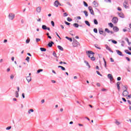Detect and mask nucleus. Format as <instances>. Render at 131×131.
<instances>
[{
    "instance_id": "f257e3e1",
    "label": "nucleus",
    "mask_w": 131,
    "mask_h": 131,
    "mask_svg": "<svg viewBox=\"0 0 131 131\" xmlns=\"http://www.w3.org/2000/svg\"><path fill=\"white\" fill-rule=\"evenodd\" d=\"M86 54L87 56L91 58L92 61H95V60H96V57H94V55H95V53H94V52L92 51H88L86 52Z\"/></svg>"
},
{
    "instance_id": "f03ea898",
    "label": "nucleus",
    "mask_w": 131,
    "mask_h": 131,
    "mask_svg": "<svg viewBox=\"0 0 131 131\" xmlns=\"http://www.w3.org/2000/svg\"><path fill=\"white\" fill-rule=\"evenodd\" d=\"M126 90L123 92L122 95L123 97H127L128 92H127V88H125Z\"/></svg>"
},
{
    "instance_id": "7ed1b4c3",
    "label": "nucleus",
    "mask_w": 131,
    "mask_h": 131,
    "mask_svg": "<svg viewBox=\"0 0 131 131\" xmlns=\"http://www.w3.org/2000/svg\"><path fill=\"white\" fill-rule=\"evenodd\" d=\"M54 5L55 7H56L57 8H58V7H59V6H62L61 5V4H60L59 1L57 0L55 1L54 3Z\"/></svg>"
},
{
    "instance_id": "20e7f679",
    "label": "nucleus",
    "mask_w": 131,
    "mask_h": 131,
    "mask_svg": "<svg viewBox=\"0 0 131 131\" xmlns=\"http://www.w3.org/2000/svg\"><path fill=\"white\" fill-rule=\"evenodd\" d=\"M123 6L125 9H127V8H128V2H127V0L124 1Z\"/></svg>"
},
{
    "instance_id": "39448f33",
    "label": "nucleus",
    "mask_w": 131,
    "mask_h": 131,
    "mask_svg": "<svg viewBox=\"0 0 131 131\" xmlns=\"http://www.w3.org/2000/svg\"><path fill=\"white\" fill-rule=\"evenodd\" d=\"M112 22L113 23L116 24V23H117V22H118V18H117V17H113L112 19Z\"/></svg>"
},
{
    "instance_id": "423d86ee",
    "label": "nucleus",
    "mask_w": 131,
    "mask_h": 131,
    "mask_svg": "<svg viewBox=\"0 0 131 131\" xmlns=\"http://www.w3.org/2000/svg\"><path fill=\"white\" fill-rule=\"evenodd\" d=\"M89 10L92 15H94V10H93V7L89 6Z\"/></svg>"
},
{
    "instance_id": "0eeeda50",
    "label": "nucleus",
    "mask_w": 131,
    "mask_h": 131,
    "mask_svg": "<svg viewBox=\"0 0 131 131\" xmlns=\"http://www.w3.org/2000/svg\"><path fill=\"white\" fill-rule=\"evenodd\" d=\"M107 77L110 79V80L111 81H112V80H113V76L111 74H108Z\"/></svg>"
},
{
    "instance_id": "6e6552de",
    "label": "nucleus",
    "mask_w": 131,
    "mask_h": 131,
    "mask_svg": "<svg viewBox=\"0 0 131 131\" xmlns=\"http://www.w3.org/2000/svg\"><path fill=\"white\" fill-rule=\"evenodd\" d=\"M36 12H37V13H40V12L41 11V7H38L36 8Z\"/></svg>"
},
{
    "instance_id": "1a4fd4ad",
    "label": "nucleus",
    "mask_w": 131,
    "mask_h": 131,
    "mask_svg": "<svg viewBox=\"0 0 131 131\" xmlns=\"http://www.w3.org/2000/svg\"><path fill=\"white\" fill-rule=\"evenodd\" d=\"M113 30L114 31H115V32H117L118 31H119V29L117 27H114Z\"/></svg>"
},
{
    "instance_id": "9d476101",
    "label": "nucleus",
    "mask_w": 131,
    "mask_h": 131,
    "mask_svg": "<svg viewBox=\"0 0 131 131\" xmlns=\"http://www.w3.org/2000/svg\"><path fill=\"white\" fill-rule=\"evenodd\" d=\"M120 85V82H117V86L118 88V91H120V86H119Z\"/></svg>"
},
{
    "instance_id": "9b49d317",
    "label": "nucleus",
    "mask_w": 131,
    "mask_h": 131,
    "mask_svg": "<svg viewBox=\"0 0 131 131\" xmlns=\"http://www.w3.org/2000/svg\"><path fill=\"white\" fill-rule=\"evenodd\" d=\"M27 80L28 82H30L31 81V76H29L27 77Z\"/></svg>"
},
{
    "instance_id": "f8f14e48",
    "label": "nucleus",
    "mask_w": 131,
    "mask_h": 131,
    "mask_svg": "<svg viewBox=\"0 0 131 131\" xmlns=\"http://www.w3.org/2000/svg\"><path fill=\"white\" fill-rule=\"evenodd\" d=\"M116 52H117V54H118V55H119V56H123L122 53L120 51L116 50Z\"/></svg>"
},
{
    "instance_id": "ddd939ff",
    "label": "nucleus",
    "mask_w": 131,
    "mask_h": 131,
    "mask_svg": "<svg viewBox=\"0 0 131 131\" xmlns=\"http://www.w3.org/2000/svg\"><path fill=\"white\" fill-rule=\"evenodd\" d=\"M93 4L95 6V7H98L99 6V4H98V2H96V1H94L93 2Z\"/></svg>"
},
{
    "instance_id": "4468645a",
    "label": "nucleus",
    "mask_w": 131,
    "mask_h": 131,
    "mask_svg": "<svg viewBox=\"0 0 131 131\" xmlns=\"http://www.w3.org/2000/svg\"><path fill=\"white\" fill-rule=\"evenodd\" d=\"M53 45H54V42L51 41L50 43H48V46H49L50 48H52V47H53Z\"/></svg>"
},
{
    "instance_id": "2eb2a0df",
    "label": "nucleus",
    "mask_w": 131,
    "mask_h": 131,
    "mask_svg": "<svg viewBox=\"0 0 131 131\" xmlns=\"http://www.w3.org/2000/svg\"><path fill=\"white\" fill-rule=\"evenodd\" d=\"M57 48L60 51H63L64 50V49H63L62 47H61V46H58Z\"/></svg>"
},
{
    "instance_id": "dca6fc26",
    "label": "nucleus",
    "mask_w": 131,
    "mask_h": 131,
    "mask_svg": "<svg viewBox=\"0 0 131 131\" xmlns=\"http://www.w3.org/2000/svg\"><path fill=\"white\" fill-rule=\"evenodd\" d=\"M85 23L86 25H88V26H91V24H90V22H89V21L85 20Z\"/></svg>"
},
{
    "instance_id": "f3484780",
    "label": "nucleus",
    "mask_w": 131,
    "mask_h": 131,
    "mask_svg": "<svg viewBox=\"0 0 131 131\" xmlns=\"http://www.w3.org/2000/svg\"><path fill=\"white\" fill-rule=\"evenodd\" d=\"M40 50L41 52H46V51H47V49H46V48H40Z\"/></svg>"
},
{
    "instance_id": "a211bd4d",
    "label": "nucleus",
    "mask_w": 131,
    "mask_h": 131,
    "mask_svg": "<svg viewBox=\"0 0 131 131\" xmlns=\"http://www.w3.org/2000/svg\"><path fill=\"white\" fill-rule=\"evenodd\" d=\"M15 14L14 13H9L8 17H14Z\"/></svg>"
},
{
    "instance_id": "6ab92c4d",
    "label": "nucleus",
    "mask_w": 131,
    "mask_h": 131,
    "mask_svg": "<svg viewBox=\"0 0 131 131\" xmlns=\"http://www.w3.org/2000/svg\"><path fill=\"white\" fill-rule=\"evenodd\" d=\"M58 68H61V70H62L63 71H65V68H64L61 66H58Z\"/></svg>"
},
{
    "instance_id": "aec40b11",
    "label": "nucleus",
    "mask_w": 131,
    "mask_h": 131,
    "mask_svg": "<svg viewBox=\"0 0 131 131\" xmlns=\"http://www.w3.org/2000/svg\"><path fill=\"white\" fill-rule=\"evenodd\" d=\"M125 53H126V54H127L128 55H131V52L128 51V50H125Z\"/></svg>"
},
{
    "instance_id": "412c9836",
    "label": "nucleus",
    "mask_w": 131,
    "mask_h": 131,
    "mask_svg": "<svg viewBox=\"0 0 131 131\" xmlns=\"http://www.w3.org/2000/svg\"><path fill=\"white\" fill-rule=\"evenodd\" d=\"M66 38H67V39H68V40H69L70 41L72 42V38H69V37H68V36H66Z\"/></svg>"
},
{
    "instance_id": "4be33fe9",
    "label": "nucleus",
    "mask_w": 131,
    "mask_h": 131,
    "mask_svg": "<svg viewBox=\"0 0 131 131\" xmlns=\"http://www.w3.org/2000/svg\"><path fill=\"white\" fill-rule=\"evenodd\" d=\"M109 27L111 28H113V24L112 23H108Z\"/></svg>"
},
{
    "instance_id": "5701e85b",
    "label": "nucleus",
    "mask_w": 131,
    "mask_h": 131,
    "mask_svg": "<svg viewBox=\"0 0 131 131\" xmlns=\"http://www.w3.org/2000/svg\"><path fill=\"white\" fill-rule=\"evenodd\" d=\"M73 26H74L75 27H76V28H78V26H79V25H78V24H76V23L74 24H73Z\"/></svg>"
},
{
    "instance_id": "b1692460",
    "label": "nucleus",
    "mask_w": 131,
    "mask_h": 131,
    "mask_svg": "<svg viewBox=\"0 0 131 131\" xmlns=\"http://www.w3.org/2000/svg\"><path fill=\"white\" fill-rule=\"evenodd\" d=\"M42 29H43L44 30H46V29H47V26H46V25H42Z\"/></svg>"
},
{
    "instance_id": "393cba45",
    "label": "nucleus",
    "mask_w": 131,
    "mask_h": 131,
    "mask_svg": "<svg viewBox=\"0 0 131 131\" xmlns=\"http://www.w3.org/2000/svg\"><path fill=\"white\" fill-rule=\"evenodd\" d=\"M106 50H108V51H110V52H111V48H110L109 47V46H106Z\"/></svg>"
},
{
    "instance_id": "a878e982",
    "label": "nucleus",
    "mask_w": 131,
    "mask_h": 131,
    "mask_svg": "<svg viewBox=\"0 0 131 131\" xmlns=\"http://www.w3.org/2000/svg\"><path fill=\"white\" fill-rule=\"evenodd\" d=\"M15 97L16 98H18L19 97V93L17 91L15 92Z\"/></svg>"
},
{
    "instance_id": "bb28decb",
    "label": "nucleus",
    "mask_w": 131,
    "mask_h": 131,
    "mask_svg": "<svg viewBox=\"0 0 131 131\" xmlns=\"http://www.w3.org/2000/svg\"><path fill=\"white\" fill-rule=\"evenodd\" d=\"M105 31L106 32H107V33H110V30H109V29L108 28L105 29Z\"/></svg>"
},
{
    "instance_id": "cd10ccee",
    "label": "nucleus",
    "mask_w": 131,
    "mask_h": 131,
    "mask_svg": "<svg viewBox=\"0 0 131 131\" xmlns=\"http://www.w3.org/2000/svg\"><path fill=\"white\" fill-rule=\"evenodd\" d=\"M115 123H116V124H117V125H119L120 124V123L119 122V121L116 120L115 122Z\"/></svg>"
},
{
    "instance_id": "c85d7f7f",
    "label": "nucleus",
    "mask_w": 131,
    "mask_h": 131,
    "mask_svg": "<svg viewBox=\"0 0 131 131\" xmlns=\"http://www.w3.org/2000/svg\"><path fill=\"white\" fill-rule=\"evenodd\" d=\"M43 71V70L42 69H39V70H38L37 71V73H39L40 72H42Z\"/></svg>"
},
{
    "instance_id": "c756f323",
    "label": "nucleus",
    "mask_w": 131,
    "mask_h": 131,
    "mask_svg": "<svg viewBox=\"0 0 131 131\" xmlns=\"http://www.w3.org/2000/svg\"><path fill=\"white\" fill-rule=\"evenodd\" d=\"M30 59V58H29V57L28 56L27 57V58H26V61H27L28 63H29Z\"/></svg>"
},
{
    "instance_id": "7c9ffc66",
    "label": "nucleus",
    "mask_w": 131,
    "mask_h": 131,
    "mask_svg": "<svg viewBox=\"0 0 131 131\" xmlns=\"http://www.w3.org/2000/svg\"><path fill=\"white\" fill-rule=\"evenodd\" d=\"M94 24H95L96 25H98V21L97 20V19H94Z\"/></svg>"
},
{
    "instance_id": "2f4dec72",
    "label": "nucleus",
    "mask_w": 131,
    "mask_h": 131,
    "mask_svg": "<svg viewBox=\"0 0 131 131\" xmlns=\"http://www.w3.org/2000/svg\"><path fill=\"white\" fill-rule=\"evenodd\" d=\"M34 111L33 110V109H30L28 111V113L29 114H30V112H33Z\"/></svg>"
},
{
    "instance_id": "473e14b6",
    "label": "nucleus",
    "mask_w": 131,
    "mask_h": 131,
    "mask_svg": "<svg viewBox=\"0 0 131 131\" xmlns=\"http://www.w3.org/2000/svg\"><path fill=\"white\" fill-rule=\"evenodd\" d=\"M84 14H85V16H89V13L86 12V11H84Z\"/></svg>"
},
{
    "instance_id": "72a5a7b5",
    "label": "nucleus",
    "mask_w": 131,
    "mask_h": 131,
    "mask_svg": "<svg viewBox=\"0 0 131 131\" xmlns=\"http://www.w3.org/2000/svg\"><path fill=\"white\" fill-rule=\"evenodd\" d=\"M83 4H84V6H85V7H88V4L85 2H83Z\"/></svg>"
},
{
    "instance_id": "f704fd0d",
    "label": "nucleus",
    "mask_w": 131,
    "mask_h": 131,
    "mask_svg": "<svg viewBox=\"0 0 131 131\" xmlns=\"http://www.w3.org/2000/svg\"><path fill=\"white\" fill-rule=\"evenodd\" d=\"M53 55L54 57H56V58H57V54H56V52L55 51L53 52Z\"/></svg>"
},
{
    "instance_id": "c9c22d12",
    "label": "nucleus",
    "mask_w": 131,
    "mask_h": 131,
    "mask_svg": "<svg viewBox=\"0 0 131 131\" xmlns=\"http://www.w3.org/2000/svg\"><path fill=\"white\" fill-rule=\"evenodd\" d=\"M94 32L98 33V30L96 28L94 29Z\"/></svg>"
},
{
    "instance_id": "e433bc0d",
    "label": "nucleus",
    "mask_w": 131,
    "mask_h": 131,
    "mask_svg": "<svg viewBox=\"0 0 131 131\" xmlns=\"http://www.w3.org/2000/svg\"><path fill=\"white\" fill-rule=\"evenodd\" d=\"M30 42V38L28 39L26 41V43H29Z\"/></svg>"
},
{
    "instance_id": "4c0bfd02",
    "label": "nucleus",
    "mask_w": 131,
    "mask_h": 131,
    "mask_svg": "<svg viewBox=\"0 0 131 131\" xmlns=\"http://www.w3.org/2000/svg\"><path fill=\"white\" fill-rule=\"evenodd\" d=\"M112 42H113V43H115V44L117 43V41H115V40H112Z\"/></svg>"
},
{
    "instance_id": "58836bf2",
    "label": "nucleus",
    "mask_w": 131,
    "mask_h": 131,
    "mask_svg": "<svg viewBox=\"0 0 131 131\" xmlns=\"http://www.w3.org/2000/svg\"><path fill=\"white\" fill-rule=\"evenodd\" d=\"M67 20L68 21H69V22H71V21H72V19H71V18L70 17H68Z\"/></svg>"
},
{
    "instance_id": "ea45409f",
    "label": "nucleus",
    "mask_w": 131,
    "mask_h": 131,
    "mask_svg": "<svg viewBox=\"0 0 131 131\" xmlns=\"http://www.w3.org/2000/svg\"><path fill=\"white\" fill-rule=\"evenodd\" d=\"M51 24L53 27H55V23H54V21H51Z\"/></svg>"
},
{
    "instance_id": "a19ab883",
    "label": "nucleus",
    "mask_w": 131,
    "mask_h": 131,
    "mask_svg": "<svg viewBox=\"0 0 131 131\" xmlns=\"http://www.w3.org/2000/svg\"><path fill=\"white\" fill-rule=\"evenodd\" d=\"M84 63H85V64L87 65V66H89V67H90V64H89V62L88 61H84Z\"/></svg>"
},
{
    "instance_id": "79ce46f5",
    "label": "nucleus",
    "mask_w": 131,
    "mask_h": 131,
    "mask_svg": "<svg viewBox=\"0 0 131 131\" xmlns=\"http://www.w3.org/2000/svg\"><path fill=\"white\" fill-rule=\"evenodd\" d=\"M104 60V66L105 67H106V65H107V62H106V60H105V59H103Z\"/></svg>"
},
{
    "instance_id": "37998d69",
    "label": "nucleus",
    "mask_w": 131,
    "mask_h": 131,
    "mask_svg": "<svg viewBox=\"0 0 131 131\" xmlns=\"http://www.w3.org/2000/svg\"><path fill=\"white\" fill-rule=\"evenodd\" d=\"M123 16V13H119V17Z\"/></svg>"
},
{
    "instance_id": "c03bdc74",
    "label": "nucleus",
    "mask_w": 131,
    "mask_h": 131,
    "mask_svg": "<svg viewBox=\"0 0 131 131\" xmlns=\"http://www.w3.org/2000/svg\"><path fill=\"white\" fill-rule=\"evenodd\" d=\"M96 73L98 75H100V76H102V74H100V72L98 71H96Z\"/></svg>"
},
{
    "instance_id": "a18cd8bd",
    "label": "nucleus",
    "mask_w": 131,
    "mask_h": 131,
    "mask_svg": "<svg viewBox=\"0 0 131 131\" xmlns=\"http://www.w3.org/2000/svg\"><path fill=\"white\" fill-rule=\"evenodd\" d=\"M105 3H111V0H104Z\"/></svg>"
},
{
    "instance_id": "49530a36",
    "label": "nucleus",
    "mask_w": 131,
    "mask_h": 131,
    "mask_svg": "<svg viewBox=\"0 0 131 131\" xmlns=\"http://www.w3.org/2000/svg\"><path fill=\"white\" fill-rule=\"evenodd\" d=\"M63 16H64V17H66L67 16H68V14H67V13L65 12L63 13Z\"/></svg>"
},
{
    "instance_id": "de8ad7c7",
    "label": "nucleus",
    "mask_w": 131,
    "mask_h": 131,
    "mask_svg": "<svg viewBox=\"0 0 131 131\" xmlns=\"http://www.w3.org/2000/svg\"><path fill=\"white\" fill-rule=\"evenodd\" d=\"M104 32L102 31V30H99V33H100V34H103V33Z\"/></svg>"
},
{
    "instance_id": "09e8293b",
    "label": "nucleus",
    "mask_w": 131,
    "mask_h": 131,
    "mask_svg": "<svg viewBox=\"0 0 131 131\" xmlns=\"http://www.w3.org/2000/svg\"><path fill=\"white\" fill-rule=\"evenodd\" d=\"M36 42H38V41H40V39L39 38H36Z\"/></svg>"
},
{
    "instance_id": "8fccbe9b",
    "label": "nucleus",
    "mask_w": 131,
    "mask_h": 131,
    "mask_svg": "<svg viewBox=\"0 0 131 131\" xmlns=\"http://www.w3.org/2000/svg\"><path fill=\"white\" fill-rule=\"evenodd\" d=\"M67 4L69 6H70V7H72V5H71L70 2H67Z\"/></svg>"
},
{
    "instance_id": "3c124183",
    "label": "nucleus",
    "mask_w": 131,
    "mask_h": 131,
    "mask_svg": "<svg viewBox=\"0 0 131 131\" xmlns=\"http://www.w3.org/2000/svg\"><path fill=\"white\" fill-rule=\"evenodd\" d=\"M10 128H12V126L7 127L6 128V129H7V130H9V129H10Z\"/></svg>"
},
{
    "instance_id": "603ef678",
    "label": "nucleus",
    "mask_w": 131,
    "mask_h": 131,
    "mask_svg": "<svg viewBox=\"0 0 131 131\" xmlns=\"http://www.w3.org/2000/svg\"><path fill=\"white\" fill-rule=\"evenodd\" d=\"M56 34L57 36H58V37L60 39H61V37H60V36H59V34H58V33H56Z\"/></svg>"
},
{
    "instance_id": "864d4df0",
    "label": "nucleus",
    "mask_w": 131,
    "mask_h": 131,
    "mask_svg": "<svg viewBox=\"0 0 131 131\" xmlns=\"http://www.w3.org/2000/svg\"><path fill=\"white\" fill-rule=\"evenodd\" d=\"M64 23L67 25H70V23L67 22V21H65Z\"/></svg>"
},
{
    "instance_id": "5fc2aeb1",
    "label": "nucleus",
    "mask_w": 131,
    "mask_h": 131,
    "mask_svg": "<svg viewBox=\"0 0 131 131\" xmlns=\"http://www.w3.org/2000/svg\"><path fill=\"white\" fill-rule=\"evenodd\" d=\"M130 98H131V94L127 96V99H130Z\"/></svg>"
},
{
    "instance_id": "6e6d98bb",
    "label": "nucleus",
    "mask_w": 131,
    "mask_h": 131,
    "mask_svg": "<svg viewBox=\"0 0 131 131\" xmlns=\"http://www.w3.org/2000/svg\"><path fill=\"white\" fill-rule=\"evenodd\" d=\"M10 78H11V79H13V78H14V76H13V75H11V76H10Z\"/></svg>"
},
{
    "instance_id": "4d7b16f0",
    "label": "nucleus",
    "mask_w": 131,
    "mask_h": 131,
    "mask_svg": "<svg viewBox=\"0 0 131 131\" xmlns=\"http://www.w3.org/2000/svg\"><path fill=\"white\" fill-rule=\"evenodd\" d=\"M122 100H123V101H124V102H126V99H125V98H122Z\"/></svg>"
},
{
    "instance_id": "13d9d810",
    "label": "nucleus",
    "mask_w": 131,
    "mask_h": 131,
    "mask_svg": "<svg viewBox=\"0 0 131 131\" xmlns=\"http://www.w3.org/2000/svg\"><path fill=\"white\" fill-rule=\"evenodd\" d=\"M22 97H23V99H24V98H25V94H24V93L22 94Z\"/></svg>"
},
{
    "instance_id": "bf43d9fd",
    "label": "nucleus",
    "mask_w": 131,
    "mask_h": 131,
    "mask_svg": "<svg viewBox=\"0 0 131 131\" xmlns=\"http://www.w3.org/2000/svg\"><path fill=\"white\" fill-rule=\"evenodd\" d=\"M75 43H76V42H74L73 43L74 47H77V45H76Z\"/></svg>"
},
{
    "instance_id": "052dcab7",
    "label": "nucleus",
    "mask_w": 131,
    "mask_h": 131,
    "mask_svg": "<svg viewBox=\"0 0 131 131\" xmlns=\"http://www.w3.org/2000/svg\"><path fill=\"white\" fill-rule=\"evenodd\" d=\"M117 10L118 11H121V8L120 7H118Z\"/></svg>"
},
{
    "instance_id": "680f3d73",
    "label": "nucleus",
    "mask_w": 131,
    "mask_h": 131,
    "mask_svg": "<svg viewBox=\"0 0 131 131\" xmlns=\"http://www.w3.org/2000/svg\"><path fill=\"white\" fill-rule=\"evenodd\" d=\"M13 19H14V17H9V20H13Z\"/></svg>"
},
{
    "instance_id": "e2e57ef3",
    "label": "nucleus",
    "mask_w": 131,
    "mask_h": 131,
    "mask_svg": "<svg viewBox=\"0 0 131 131\" xmlns=\"http://www.w3.org/2000/svg\"><path fill=\"white\" fill-rule=\"evenodd\" d=\"M121 78L120 77H118L117 78V80H118V81L121 80Z\"/></svg>"
},
{
    "instance_id": "0e129e2a",
    "label": "nucleus",
    "mask_w": 131,
    "mask_h": 131,
    "mask_svg": "<svg viewBox=\"0 0 131 131\" xmlns=\"http://www.w3.org/2000/svg\"><path fill=\"white\" fill-rule=\"evenodd\" d=\"M111 62H114V59H113V58H111Z\"/></svg>"
},
{
    "instance_id": "69168bd1",
    "label": "nucleus",
    "mask_w": 131,
    "mask_h": 131,
    "mask_svg": "<svg viewBox=\"0 0 131 131\" xmlns=\"http://www.w3.org/2000/svg\"><path fill=\"white\" fill-rule=\"evenodd\" d=\"M126 60H127V61H130V59L129 58H128V57H126Z\"/></svg>"
},
{
    "instance_id": "338daca9",
    "label": "nucleus",
    "mask_w": 131,
    "mask_h": 131,
    "mask_svg": "<svg viewBox=\"0 0 131 131\" xmlns=\"http://www.w3.org/2000/svg\"><path fill=\"white\" fill-rule=\"evenodd\" d=\"M106 91H107V89H102V92H105Z\"/></svg>"
},
{
    "instance_id": "774afa93",
    "label": "nucleus",
    "mask_w": 131,
    "mask_h": 131,
    "mask_svg": "<svg viewBox=\"0 0 131 131\" xmlns=\"http://www.w3.org/2000/svg\"><path fill=\"white\" fill-rule=\"evenodd\" d=\"M127 102L130 105L131 104V102L129 100H127Z\"/></svg>"
}]
</instances>
